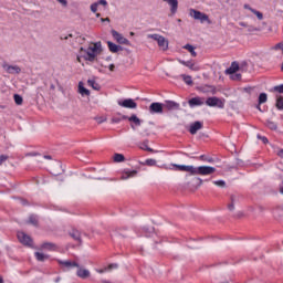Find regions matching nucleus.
I'll use <instances>...</instances> for the list:
<instances>
[{"label": "nucleus", "instance_id": "obj_1", "mask_svg": "<svg viewBox=\"0 0 283 283\" xmlns=\"http://www.w3.org/2000/svg\"><path fill=\"white\" fill-rule=\"evenodd\" d=\"M177 171H187L190 176H211L216 174V168L211 166H185V165H174Z\"/></svg>", "mask_w": 283, "mask_h": 283}, {"label": "nucleus", "instance_id": "obj_2", "mask_svg": "<svg viewBox=\"0 0 283 283\" xmlns=\"http://www.w3.org/2000/svg\"><path fill=\"white\" fill-rule=\"evenodd\" d=\"M103 52L101 42L91 43L90 46L86 49V55L85 61H90L91 63H94L96 61V57L98 54Z\"/></svg>", "mask_w": 283, "mask_h": 283}, {"label": "nucleus", "instance_id": "obj_3", "mask_svg": "<svg viewBox=\"0 0 283 283\" xmlns=\"http://www.w3.org/2000/svg\"><path fill=\"white\" fill-rule=\"evenodd\" d=\"M148 39H153L154 41H157L159 48L166 52V50H169V41L165 39V36L160 34H148Z\"/></svg>", "mask_w": 283, "mask_h": 283}, {"label": "nucleus", "instance_id": "obj_4", "mask_svg": "<svg viewBox=\"0 0 283 283\" xmlns=\"http://www.w3.org/2000/svg\"><path fill=\"white\" fill-rule=\"evenodd\" d=\"M56 262L62 269V271L64 272L72 271V269H78V263L76 261H70V260L64 261V260L57 259Z\"/></svg>", "mask_w": 283, "mask_h": 283}, {"label": "nucleus", "instance_id": "obj_5", "mask_svg": "<svg viewBox=\"0 0 283 283\" xmlns=\"http://www.w3.org/2000/svg\"><path fill=\"white\" fill-rule=\"evenodd\" d=\"M206 105H208V107H219V109H224V101L220 99V97H208Z\"/></svg>", "mask_w": 283, "mask_h": 283}, {"label": "nucleus", "instance_id": "obj_6", "mask_svg": "<svg viewBox=\"0 0 283 283\" xmlns=\"http://www.w3.org/2000/svg\"><path fill=\"white\" fill-rule=\"evenodd\" d=\"M190 17H193L197 21H200L201 23H205L206 21L210 23L209 15L196 9H190Z\"/></svg>", "mask_w": 283, "mask_h": 283}, {"label": "nucleus", "instance_id": "obj_7", "mask_svg": "<svg viewBox=\"0 0 283 283\" xmlns=\"http://www.w3.org/2000/svg\"><path fill=\"white\" fill-rule=\"evenodd\" d=\"M111 34H112L113 39L115 41H117V43H119V45H130L129 40H127L125 36H123V34L118 33V31L112 30Z\"/></svg>", "mask_w": 283, "mask_h": 283}, {"label": "nucleus", "instance_id": "obj_8", "mask_svg": "<svg viewBox=\"0 0 283 283\" xmlns=\"http://www.w3.org/2000/svg\"><path fill=\"white\" fill-rule=\"evenodd\" d=\"M118 105L119 107H125L126 109H136V107H138V104H136V102H134L132 98L119 101Z\"/></svg>", "mask_w": 283, "mask_h": 283}, {"label": "nucleus", "instance_id": "obj_9", "mask_svg": "<svg viewBox=\"0 0 283 283\" xmlns=\"http://www.w3.org/2000/svg\"><path fill=\"white\" fill-rule=\"evenodd\" d=\"M18 240L21 242V244H24L25 247H32V238L30 235L25 234V232H18Z\"/></svg>", "mask_w": 283, "mask_h": 283}, {"label": "nucleus", "instance_id": "obj_10", "mask_svg": "<svg viewBox=\"0 0 283 283\" xmlns=\"http://www.w3.org/2000/svg\"><path fill=\"white\" fill-rule=\"evenodd\" d=\"M165 105L159 102H154L149 106L150 114H163Z\"/></svg>", "mask_w": 283, "mask_h": 283}, {"label": "nucleus", "instance_id": "obj_11", "mask_svg": "<svg viewBox=\"0 0 283 283\" xmlns=\"http://www.w3.org/2000/svg\"><path fill=\"white\" fill-rule=\"evenodd\" d=\"M3 70H6L7 74H21V67L17 65L2 64Z\"/></svg>", "mask_w": 283, "mask_h": 283}, {"label": "nucleus", "instance_id": "obj_12", "mask_svg": "<svg viewBox=\"0 0 283 283\" xmlns=\"http://www.w3.org/2000/svg\"><path fill=\"white\" fill-rule=\"evenodd\" d=\"M76 275L81 280H87V277H90V275H92V273L90 272V270L78 265L77 271H76Z\"/></svg>", "mask_w": 283, "mask_h": 283}, {"label": "nucleus", "instance_id": "obj_13", "mask_svg": "<svg viewBox=\"0 0 283 283\" xmlns=\"http://www.w3.org/2000/svg\"><path fill=\"white\" fill-rule=\"evenodd\" d=\"M205 103V97H192L188 101L189 107H200Z\"/></svg>", "mask_w": 283, "mask_h": 283}, {"label": "nucleus", "instance_id": "obj_14", "mask_svg": "<svg viewBox=\"0 0 283 283\" xmlns=\"http://www.w3.org/2000/svg\"><path fill=\"white\" fill-rule=\"evenodd\" d=\"M178 63H180V65H185V67H189V70H192V72H198V70H200V67L197 66L193 61L178 60Z\"/></svg>", "mask_w": 283, "mask_h": 283}, {"label": "nucleus", "instance_id": "obj_15", "mask_svg": "<svg viewBox=\"0 0 283 283\" xmlns=\"http://www.w3.org/2000/svg\"><path fill=\"white\" fill-rule=\"evenodd\" d=\"M170 7V17H174L178 12V0H164Z\"/></svg>", "mask_w": 283, "mask_h": 283}, {"label": "nucleus", "instance_id": "obj_16", "mask_svg": "<svg viewBox=\"0 0 283 283\" xmlns=\"http://www.w3.org/2000/svg\"><path fill=\"white\" fill-rule=\"evenodd\" d=\"M202 127L201 122H195L190 125L189 133L193 136L200 132V128Z\"/></svg>", "mask_w": 283, "mask_h": 283}, {"label": "nucleus", "instance_id": "obj_17", "mask_svg": "<svg viewBox=\"0 0 283 283\" xmlns=\"http://www.w3.org/2000/svg\"><path fill=\"white\" fill-rule=\"evenodd\" d=\"M164 107L166 109H180V104L174 102V101H165Z\"/></svg>", "mask_w": 283, "mask_h": 283}, {"label": "nucleus", "instance_id": "obj_18", "mask_svg": "<svg viewBox=\"0 0 283 283\" xmlns=\"http://www.w3.org/2000/svg\"><path fill=\"white\" fill-rule=\"evenodd\" d=\"M107 45H108V50L109 52H113V54H116L117 52H120V50H123V46L120 45H117L116 43L114 42H107Z\"/></svg>", "mask_w": 283, "mask_h": 283}, {"label": "nucleus", "instance_id": "obj_19", "mask_svg": "<svg viewBox=\"0 0 283 283\" xmlns=\"http://www.w3.org/2000/svg\"><path fill=\"white\" fill-rule=\"evenodd\" d=\"M137 170H125L122 175V180H127L129 178H135L137 176Z\"/></svg>", "mask_w": 283, "mask_h": 283}, {"label": "nucleus", "instance_id": "obj_20", "mask_svg": "<svg viewBox=\"0 0 283 283\" xmlns=\"http://www.w3.org/2000/svg\"><path fill=\"white\" fill-rule=\"evenodd\" d=\"M240 70V64L238 62H232L230 67L227 69V74H235Z\"/></svg>", "mask_w": 283, "mask_h": 283}, {"label": "nucleus", "instance_id": "obj_21", "mask_svg": "<svg viewBox=\"0 0 283 283\" xmlns=\"http://www.w3.org/2000/svg\"><path fill=\"white\" fill-rule=\"evenodd\" d=\"M41 249H43L44 251H56L57 247L54 243H50V242H44L41 245Z\"/></svg>", "mask_w": 283, "mask_h": 283}, {"label": "nucleus", "instance_id": "obj_22", "mask_svg": "<svg viewBox=\"0 0 283 283\" xmlns=\"http://www.w3.org/2000/svg\"><path fill=\"white\" fill-rule=\"evenodd\" d=\"M78 93L82 96H90V90L85 88V86H83V82L78 83Z\"/></svg>", "mask_w": 283, "mask_h": 283}, {"label": "nucleus", "instance_id": "obj_23", "mask_svg": "<svg viewBox=\"0 0 283 283\" xmlns=\"http://www.w3.org/2000/svg\"><path fill=\"white\" fill-rule=\"evenodd\" d=\"M35 260H38V262H45V260H49L50 255L48 254H43L41 252H35Z\"/></svg>", "mask_w": 283, "mask_h": 283}, {"label": "nucleus", "instance_id": "obj_24", "mask_svg": "<svg viewBox=\"0 0 283 283\" xmlns=\"http://www.w3.org/2000/svg\"><path fill=\"white\" fill-rule=\"evenodd\" d=\"M71 238H73V240H75L76 242H81V232H78V230H72L70 232Z\"/></svg>", "mask_w": 283, "mask_h": 283}, {"label": "nucleus", "instance_id": "obj_25", "mask_svg": "<svg viewBox=\"0 0 283 283\" xmlns=\"http://www.w3.org/2000/svg\"><path fill=\"white\" fill-rule=\"evenodd\" d=\"M184 50H188V52H190L191 56L193 57L198 56V53H196V48H193L191 44H186Z\"/></svg>", "mask_w": 283, "mask_h": 283}, {"label": "nucleus", "instance_id": "obj_26", "mask_svg": "<svg viewBox=\"0 0 283 283\" xmlns=\"http://www.w3.org/2000/svg\"><path fill=\"white\" fill-rule=\"evenodd\" d=\"M87 85L90 87H93V90H95L96 92H98V90H101V85H98V83H96V81H94V80H88Z\"/></svg>", "mask_w": 283, "mask_h": 283}, {"label": "nucleus", "instance_id": "obj_27", "mask_svg": "<svg viewBox=\"0 0 283 283\" xmlns=\"http://www.w3.org/2000/svg\"><path fill=\"white\" fill-rule=\"evenodd\" d=\"M29 224H33V227H38L39 226V217L31 214L29 217Z\"/></svg>", "mask_w": 283, "mask_h": 283}, {"label": "nucleus", "instance_id": "obj_28", "mask_svg": "<svg viewBox=\"0 0 283 283\" xmlns=\"http://www.w3.org/2000/svg\"><path fill=\"white\" fill-rule=\"evenodd\" d=\"M128 120L130 123H134L135 125H137V127H140V118H138V116L136 115H132Z\"/></svg>", "mask_w": 283, "mask_h": 283}, {"label": "nucleus", "instance_id": "obj_29", "mask_svg": "<svg viewBox=\"0 0 283 283\" xmlns=\"http://www.w3.org/2000/svg\"><path fill=\"white\" fill-rule=\"evenodd\" d=\"M124 161H125V155H123V154L114 155V163H124Z\"/></svg>", "mask_w": 283, "mask_h": 283}, {"label": "nucleus", "instance_id": "obj_30", "mask_svg": "<svg viewBox=\"0 0 283 283\" xmlns=\"http://www.w3.org/2000/svg\"><path fill=\"white\" fill-rule=\"evenodd\" d=\"M181 78L184 80V82L186 83V85H193V80L191 78L190 75H181Z\"/></svg>", "mask_w": 283, "mask_h": 283}, {"label": "nucleus", "instance_id": "obj_31", "mask_svg": "<svg viewBox=\"0 0 283 283\" xmlns=\"http://www.w3.org/2000/svg\"><path fill=\"white\" fill-rule=\"evenodd\" d=\"M266 101H269V97H268L266 93H261L259 95V105H262V104L266 103Z\"/></svg>", "mask_w": 283, "mask_h": 283}, {"label": "nucleus", "instance_id": "obj_32", "mask_svg": "<svg viewBox=\"0 0 283 283\" xmlns=\"http://www.w3.org/2000/svg\"><path fill=\"white\" fill-rule=\"evenodd\" d=\"M275 106H276V108H277L280 112H282V109H283V96H279V97L276 98V104H275Z\"/></svg>", "mask_w": 283, "mask_h": 283}, {"label": "nucleus", "instance_id": "obj_33", "mask_svg": "<svg viewBox=\"0 0 283 283\" xmlns=\"http://www.w3.org/2000/svg\"><path fill=\"white\" fill-rule=\"evenodd\" d=\"M15 105H23V97L19 94L13 95Z\"/></svg>", "mask_w": 283, "mask_h": 283}, {"label": "nucleus", "instance_id": "obj_34", "mask_svg": "<svg viewBox=\"0 0 283 283\" xmlns=\"http://www.w3.org/2000/svg\"><path fill=\"white\" fill-rule=\"evenodd\" d=\"M199 160H202L203 163H213V157H208L207 155L199 156Z\"/></svg>", "mask_w": 283, "mask_h": 283}, {"label": "nucleus", "instance_id": "obj_35", "mask_svg": "<svg viewBox=\"0 0 283 283\" xmlns=\"http://www.w3.org/2000/svg\"><path fill=\"white\" fill-rule=\"evenodd\" d=\"M266 127H269V129H277V124L275 122H272V120H268L266 122Z\"/></svg>", "mask_w": 283, "mask_h": 283}, {"label": "nucleus", "instance_id": "obj_36", "mask_svg": "<svg viewBox=\"0 0 283 283\" xmlns=\"http://www.w3.org/2000/svg\"><path fill=\"white\" fill-rule=\"evenodd\" d=\"M252 14H255V17L259 19V21H262L264 19V14L258 10H252Z\"/></svg>", "mask_w": 283, "mask_h": 283}, {"label": "nucleus", "instance_id": "obj_37", "mask_svg": "<svg viewBox=\"0 0 283 283\" xmlns=\"http://www.w3.org/2000/svg\"><path fill=\"white\" fill-rule=\"evenodd\" d=\"M145 165L148 167H156V159H146Z\"/></svg>", "mask_w": 283, "mask_h": 283}, {"label": "nucleus", "instance_id": "obj_38", "mask_svg": "<svg viewBox=\"0 0 283 283\" xmlns=\"http://www.w3.org/2000/svg\"><path fill=\"white\" fill-rule=\"evenodd\" d=\"M233 202H235V197L231 196V203L228 205L229 211H233V209H235V206L233 205Z\"/></svg>", "mask_w": 283, "mask_h": 283}, {"label": "nucleus", "instance_id": "obj_39", "mask_svg": "<svg viewBox=\"0 0 283 283\" xmlns=\"http://www.w3.org/2000/svg\"><path fill=\"white\" fill-rule=\"evenodd\" d=\"M273 92H277L279 94H283V84L274 86Z\"/></svg>", "mask_w": 283, "mask_h": 283}, {"label": "nucleus", "instance_id": "obj_40", "mask_svg": "<svg viewBox=\"0 0 283 283\" xmlns=\"http://www.w3.org/2000/svg\"><path fill=\"white\" fill-rule=\"evenodd\" d=\"M272 50H276V51H282V54H283V42H281V43H277L276 45H274L273 48H272Z\"/></svg>", "mask_w": 283, "mask_h": 283}, {"label": "nucleus", "instance_id": "obj_41", "mask_svg": "<svg viewBox=\"0 0 283 283\" xmlns=\"http://www.w3.org/2000/svg\"><path fill=\"white\" fill-rule=\"evenodd\" d=\"M213 185H216L217 187H226V182L224 180H217V181H213Z\"/></svg>", "mask_w": 283, "mask_h": 283}, {"label": "nucleus", "instance_id": "obj_42", "mask_svg": "<svg viewBox=\"0 0 283 283\" xmlns=\"http://www.w3.org/2000/svg\"><path fill=\"white\" fill-rule=\"evenodd\" d=\"M91 11H93L94 13H96L98 11V3L97 2L91 4Z\"/></svg>", "mask_w": 283, "mask_h": 283}, {"label": "nucleus", "instance_id": "obj_43", "mask_svg": "<svg viewBox=\"0 0 283 283\" xmlns=\"http://www.w3.org/2000/svg\"><path fill=\"white\" fill-rule=\"evenodd\" d=\"M240 78H242V74H240V73H233V75H232V81H240Z\"/></svg>", "mask_w": 283, "mask_h": 283}, {"label": "nucleus", "instance_id": "obj_44", "mask_svg": "<svg viewBox=\"0 0 283 283\" xmlns=\"http://www.w3.org/2000/svg\"><path fill=\"white\" fill-rule=\"evenodd\" d=\"M106 269H107V271H112V269H118V264L111 263Z\"/></svg>", "mask_w": 283, "mask_h": 283}, {"label": "nucleus", "instance_id": "obj_45", "mask_svg": "<svg viewBox=\"0 0 283 283\" xmlns=\"http://www.w3.org/2000/svg\"><path fill=\"white\" fill-rule=\"evenodd\" d=\"M258 138H260V140H262V143L264 144V145H266V143H269V138H266L265 136H258Z\"/></svg>", "mask_w": 283, "mask_h": 283}, {"label": "nucleus", "instance_id": "obj_46", "mask_svg": "<svg viewBox=\"0 0 283 283\" xmlns=\"http://www.w3.org/2000/svg\"><path fill=\"white\" fill-rule=\"evenodd\" d=\"M6 160H8V156L1 155L0 156V165H3V163H6Z\"/></svg>", "mask_w": 283, "mask_h": 283}, {"label": "nucleus", "instance_id": "obj_47", "mask_svg": "<svg viewBox=\"0 0 283 283\" xmlns=\"http://www.w3.org/2000/svg\"><path fill=\"white\" fill-rule=\"evenodd\" d=\"M96 3L97 6H107V0H99Z\"/></svg>", "mask_w": 283, "mask_h": 283}, {"label": "nucleus", "instance_id": "obj_48", "mask_svg": "<svg viewBox=\"0 0 283 283\" xmlns=\"http://www.w3.org/2000/svg\"><path fill=\"white\" fill-rule=\"evenodd\" d=\"M142 149H146V151H154L151 148L147 147V143H144V147Z\"/></svg>", "mask_w": 283, "mask_h": 283}, {"label": "nucleus", "instance_id": "obj_49", "mask_svg": "<svg viewBox=\"0 0 283 283\" xmlns=\"http://www.w3.org/2000/svg\"><path fill=\"white\" fill-rule=\"evenodd\" d=\"M243 8H244V10H250V12H253V8H251V6H249V4H244L243 6Z\"/></svg>", "mask_w": 283, "mask_h": 283}, {"label": "nucleus", "instance_id": "obj_50", "mask_svg": "<svg viewBox=\"0 0 283 283\" xmlns=\"http://www.w3.org/2000/svg\"><path fill=\"white\" fill-rule=\"evenodd\" d=\"M108 70H109V72H114V70H116V65L111 64V65L108 66Z\"/></svg>", "mask_w": 283, "mask_h": 283}, {"label": "nucleus", "instance_id": "obj_51", "mask_svg": "<svg viewBox=\"0 0 283 283\" xmlns=\"http://www.w3.org/2000/svg\"><path fill=\"white\" fill-rule=\"evenodd\" d=\"M59 3H62L64 7L67 6V0H57Z\"/></svg>", "mask_w": 283, "mask_h": 283}, {"label": "nucleus", "instance_id": "obj_52", "mask_svg": "<svg viewBox=\"0 0 283 283\" xmlns=\"http://www.w3.org/2000/svg\"><path fill=\"white\" fill-rule=\"evenodd\" d=\"M120 122V118H118V117H114L113 119H112V123H119Z\"/></svg>", "mask_w": 283, "mask_h": 283}, {"label": "nucleus", "instance_id": "obj_53", "mask_svg": "<svg viewBox=\"0 0 283 283\" xmlns=\"http://www.w3.org/2000/svg\"><path fill=\"white\" fill-rule=\"evenodd\" d=\"M97 273H105L107 271V268L101 269V270H96Z\"/></svg>", "mask_w": 283, "mask_h": 283}, {"label": "nucleus", "instance_id": "obj_54", "mask_svg": "<svg viewBox=\"0 0 283 283\" xmlns=\"http://www.w3.org/2000/svg\"><path fill=\"white\" fill-rule=\"evenodd\" d=\"M277 156H280V158H283V149L279 150Z\"/></svg>", "mask_w": 283, "mask_h": 283}, {"label": "nucleus", "instance_id": "obj_55", "mask_svg": "<svg viewBox=\"0 0 283 283\" xmlns=\"http://www.w3.org/2000/svg\"><path fill=\"white\" fill-rule=\"evenodd\" d=\"M101 21H102L103 23H105V21H108V22H109V18H102Z\"/></svg>", "mask_w": 283, "mask_h": 283}, {"label": "nucleus", "instance_id": "obj_56", "mask_svg": "<svg viewBox=\"0 0 283 283\" xmlns=\"http://www.w3.org/2000/svg\"><path fill=\"white\" fill-rule=\"evenodd\" d=\"M240 25H241L242 28H247V23H244V22H240Z\"/></svg>", "mask_w": 283, "mask_h": 283}, {"label": "nucleus", "instance_id": "obj_57", "mask_svg": "<svg viewBox=\"0 0 283 283\" xmlns=\"http://www.w3.org/2000/svg\"><path fill=\"white\" fill-rule=\"evenodd\" d=\"M44 158H46L48 160H52L51 156H44Z\"/></svg>", "mask_w": 283, "mask_h": 283}, {"label": "nucleus", "instance_id": "obj_58", "mask_svg": "<svg viewBox=\"0 0 283 283\" xmlns=\"http://www.w3.org/2000/svg\"><path fill=\"white\" fill-rule=\"evenodd\" d=\"M102 283H112V282H109L107 280H102Z\"/></svg>", "mask_w": 283, "mask_h": 283}, {"label": "nucleus", "instance_id": "obj_59", "mask_svg": "<svg viewBox=\"0 0 283 283\" xmlns=\"http://www.w3.org/2000/svg\"><path fill=\"white\" fill-rule=\"evenodd\" d=\"M0 283H3V277L0 276Z\"/></svg>", "mask_w": 283, "mask_h": 283}, {"label": "nucleus", "instance_id": "obj_60", "mask_svg": "<svg viewBox=\"0 0 283 283\" xmlns=\"http://www.w3.org/2000/svg\"><path fill=\"white\" fill-rule=\"evenodd\" d=\"M77 61H78V63H81V57L80 56H77Z\"/></svg>", "mask_w": 283, "mask_h": 283}, {"label": "nucleus", "instance_id": "obj_61", "mask_svg": "<svg viewBox=\"0 0 283 283\" xmlns=\"http://www.w3.org/2000/svg\"><path fill=\"white\" fill-rule=\"evenodd\" d=\"M281 72H283V63H282V66H281Z\"/></svg>", "mask_w": 283, "mask_h": 283}, {"label": "nucleus", "instance_id": "obj_62", "mask_svg": "<svg viewBox=\"0 0 283 283\" xmlns=\"http://www.w3.org/2000/svg\"><path fill=\"white\" fill-rule=\"evenodd\" d=\"M96 17H97V18L101 17V13H96Z\"/></svg>", "mask_w": 283, "mask_h": 283}, {"label": "nucleus", "instance_id": "obj_63", "mask_svg": "<svg viewBox=\"0 0 283 283\" xmlns=\"http://www.w3.org/2000/svg\"><path fill=\"white\" fill-rule=\"evenodd\" d=\"M280 192L283 193V188H281Z\"/></svg>", "mask_w": 283, "mask_h": 283}, {"label": "nucleus", "instance_id": "obj_64", "mask_svg": "<svg viewBox=\"0 0 283 283\" xmlns=\"http://www.w3.org/2000/svg\"><path fill=\"white\" fill-rule=\"evenodd\" d=\"M130 36H134V32H130Z\"/></svg>", "mask_w": 283, "mask_h": 283}]
</instances>
